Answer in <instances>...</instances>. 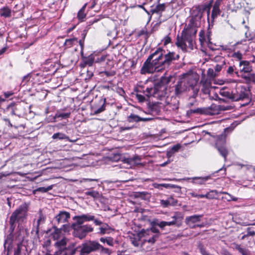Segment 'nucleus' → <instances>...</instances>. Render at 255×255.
Returning a JSON list of instances; mask_svg holds the SVG:
<instances>
[{
    "instance_id": "nucleus-52",
    "label": "nucleus",
    "mask_w": 255,
    "mask_h": 255,
    "mask_svg": "<svg viewBox=\"0 0 255 255\" xmlns=\"http://www.w3.org/2000/svg\"><path fill=\"white\" fill-rule=\"evenodd\" d=\"M52 188V186H49L46 188L45 187H39L37 189L36 191H39V192H43V193H45V192H46L50 190H51Z\"/></svg>"
},
{
    "instance_id": "nucleus-35",
    "label": "nucleus",
    "mask_w": 255,
    "mask_h": 255,
    "mask_svg": "<svg viewBox=\"0 0 255 255\" xmlns=\"http://www.w3.org/2000/svg\"><path fill=\"white\" fill-rule=\"evenodd\" d=\"M142 233H145V235H158L159 231L158 229L156 227H152L150 229H148L146 230H142Z\"/></svg>"
},
{
    "instance_id": "nucleus-56",
    "label": "nucleus",
    "mask_w": 255,
    "mask_h": 255,
    "mask_svg": "<svg viewBox=\"0 0 255 255\" xmlns=\"http://www.w3.org/2000/svg\"><path fill=\"white\" fill-rule=\"evenodd\" d=\"M102 73L106 75L107 77H111L114 76L116 74V72L114 71H104L102 72Z\"/></svg>"
},
{
    "instance_id": "nucleus-51",
    "label": "nucleus",
    "mask_w": 255,
    "mask_h": 255,
    "mask_svg": "<svg viewBox=\"0 0 255 255\" xmlns=\"http://www.w3.org/2000/svg\"><path fill=\"white\" fill-rule=\"evenodd\" d=\"M172 78V77L171 76L168 77H162L161 78V82L162 84H168Z\"/></svg>"
},
{
    "instance_id": "nucleus-62",
    "label": "nucleus",
    "mask_w": 255,
    "mask_h": 255,
    "mask_svg": "<svg viewBox=\"0 0 255 255\" xmlns=\"http://www.w3.org/2000/svg\"><path fill=\"white\" fill-rule=\"evenodd\" d=\"M13 93L12 92H6L4 93V95L5 98H9L10 96L13 95Z\"/></svg>"
},
{
    "instance_id": "nucleus-50",
    "label": "nucleus",
    "mask_w": 255,
    "mask_h": 255,
    "mask_svg": "<svg viewBox=\"0 0 255 255\" xmlns=\"http://www.w3.org/2000/svg\"><path fill=\"white\" fill-rule=\"evenodd\" d=\"M225 61H223L221 64L216 65V66H215V70L217 74L218 73H219L221 70V69H222L223 66L225 65Z\"/></svg>"
},
{
    "instance_id": "nucleus-20",
    "label": "nucleus",
    "mask_w": 255,
    "mask_h": 255,
    "mask_svg": "<svg viewBox=\"0 0 255 255\" xmlns=\"http://www.w3.org/2000/svg\"><path fill=\"white\" fill-rule=\"evenodd\" d=\"M202 85V92L205 94H209L211 89V80L205 76L202 77L201 82Z\"/></svg>"
},
{
    "instance_id": "nucleus-34",
    "label": "nucleus",
    "mask_w": 255,
    "mask_h": 255,
    "mask_svg": "<svg viewBox=\"0 0 255 255\" xmlns=\"http://www.w3.org/2000/svg\"><path fill=\"white\" fill-rule=\"evenodd\" d=\"M177 203L172 197H169L167 200H161L160 204L164 207H166L169 205H174Z\"/></svg>"
},
{
    "instance_id": "nucleus-6",
    "label": "nucleus",
    "mask_w": 255,
    "mask_h": 255,
    "mask_svg": "<svg viewBox=\"0 0 255 255\" xmlns=\"http://www.w3.org/2000/svg\"><path fill=\"white\" fill-rule=\"evenodd\" d=\"M229 109V107L212 105L210 107L197 109L196 110L192 111V112L198 113L208 116H213L220 114L222 111H226Z\"/></svg>"
},
{
    "instance_id": "nucleus-9",
    "label": "nucleus",
    "mask_w": 255,
    "mask_h": 255,
    "mask_svg": "<svg viewBox=\"0 0 255 255\" xmlns=\"http://www.w3.org/2000/svg\"><path fill=\"white\" fill-rule=\"evenodd\" d=\"M140 234L143 238L141 244L142 250L146 252L149 251L151 249V246L153 245L158 238V235H145V233L140 232Z\"/></svg>"
},
{
    "instance_id": "nucleus-48",
    "label": "nucleus",
    "mask_w": 255,
    "mask_h": 255,
    "mask_svg": "<svg viewBox=\"0 0 255 255\" xmlns=\"http://www.w3.org/2000/svg\"><path fill=\"white\" fill-rule=\"evenodd\" d=\"M70 116V113H59L58 112L55 115L56 118H61L62 119H66L67 118H69Z\"/></svg>"
},
{
    "instance_id": "nucleus-10",
    "label": "nucleus",
    "mask_w": 255,
    "mask_h": 255,
    "mask_svg": "<svg viewBox=\"0 0 255 255\" xmlns=\"http://www.w3.org/2000/svg\"><path fill=\"white\" fill-rule=\"evenodd\" d=\"M100 244L96 241H88L81 245L80 255H87L91 252L98 250Z\"/></svg>"
},
{
    "instance_id": "nucleus-2",
    "label": "nucleus",
    "mask_w": 255,
    "mask_h": 255,
    "mask_svg": "<svg viewBox=\"0 0 255 255\" xmlns=\"http://www.w3.org/2000/svg\"><path fill=\"white\" fill-rule=\"evenodd\" d=\"M249 91L244 86H238L232 92L221 90L220 94L234 101H238L249 98Z\"/></svg>"
},
{
    "instance_id": "nucleus-25",
    "label": "nucleus",
    "mask_w": 255,
    "mask_h": 255,
    "mask_svg": "<svg viewBox=\"0 0 255 255\" xmlns=\"http://www.w3.org/2000/svg\"><path fill=\"white\" fill-rule=\"evenodd\" d=\"M160 0H158V4L155 6H151V8L150 10V12H151V14H153L154 13L160 14L163 11H164L165 9V3L160 4L159 3Z\"/></svg>"
},
{
    "instance_id": "nucleus-49",
    "label": "nucleus",
    "mask_w": 255,
    "mask_h": 255,
    "mask_svg": "<svg viewBox=\"0 0 255 255\" xmlns=\"http://www.w3.org/2000/svg\"><path fill=\"white\" fill-rule=\"evenodd\" d=\"M245 78V81L247 83L254 82L255 84V74L252 73L250 77L244 76Z\"/></svg>"
},
{
    "instance_id": "nucleus-29",
    "label": "nucleus",
    "mask_w": 255,
    "mask_h": 255,
    "mask_svg": "<svg viewBox=\"0 0 255 255\" xmlns=\"http://www.w3.org/2000/svg\"><path fill=\"white\" fill-rule=\"evenodd\" d=\"M68 240L65 237L57 241L55 243V246L60 250H64L66 249V245Z\"/></svg>"
},
{
    "instance_id": "nucleus-64",
    "label": "nucleus",
    "mask_w": 255,
    "mask_h": 255,
    "mask_svg": "<svg viewBox=\"0 0 255 255\" xmlns=\"http://www.w3.org/2000/svg\"><path fill=\"white\" fill-rule=\"evenodd\" d=\"M54 255H66V253L63 252L62 251L57 252Z\"/></svg>"
},
{
    "instance_id": "nucleus-61",
    "label": "nucleus",
    "mask_w": 255,
    "mask_h": 255,
    "mask_svg": "<svg viewBox=\"0 0 255 255\" xmlns=\"http://www.w3.org/2000/svg\"><path fill=\"white\" fill-rule=\"evenodd\" d=\"M223 0H216L213 6L220 7Z\"/></svg>"
},
{
    "instance_id": "nucleus-54",
    "label": "nucleus",
    "mask_w": 255,
    "mask_h": 255,
    "mask_svg": "<svg viewBox=\"0 0 255 255\" xmlns=\"http://www.w3.org/2000/svg\"><path fill=\"white\" fill-rule=\"evenodd\" d=\"M21 250L20 244H18L16 248L15 249L14 255H20Z\"/></svg>"
},
{
    "instance_id": "nucleus-33",
    "label": "nucleus",
    "mask_w": 255,
    "mask_h": 255,
    "mask_svg": "<svg viewBox=\"0 0 255 255\" xmlns=\"http://www.w3.org/2000/svg\"><path fill=\"white\" fill-rule=\"evenodd\" d=\"M100 234L104 235L106 234H110L113 229L111 228L108 224H104L102 226L99 228Z\"/></svg>"
},
{
    "instance_id": "nucleus-7",
    "label": "nucleus",
    "mask_w": 255,
    "mask_h": 255,
    "mask_svg": "<svg viewBox=\"0 0 255 255\" xmlns=\"http://www.w3.org/2000/svg\"><path fill=\"white\" fill-rule=\"evenodd\" d=\"M155 53L157 55H160L159 64H161L164 69L166 66H168L170 63L173 60L178 59L179 56L178 55L175 54L174 52H169L168 54L164 55L162 54V51L160 49L156 50Z\"/></svg>"
},
{
    "instance_id": "nucleus-12",
    "label": "nucleus",
    "mask_w": 255,
    "mask_h": 255,
    "mask_svg": "<svg viewBox=\"0 0 255 255\" xmlns=\"http://www.w3.org/2000/svg\"><path fill=\"white\" fill-rule=\"evenodd\" d=\"M181 79L188 86L189 89L194 88L198 82L199 76L196 73L191 72L183 74Z\"/></svg>"
},
{
    "instance_id": "nucleus-22",
    "label": "nucleus",
    "mask_w": 255,
    "mask_h": 255,
    "mask_svg": "<svg viewBox=\"0 0 255 255\" xmlns=\"http://www.w3.org/2000/svg\"><path fill=\"white\" fill-rule=\"evenodd\" d=\"M86 36V34H83V39H81L79 41L77 38H70L66 39L65 42V45L67 47H70L75 42H79L81 49V54H83V49H84V39Z\"/></svg>"
},
{
    "instance_id": "nucleus-45",
    "label": "nucleus",
    "mask_w": 255,
    "mask_h": 255,
    "mask_svg": "<svg viewBox=\"0 0 255 255\" xmlns=\"http://www.w3.org/2000/svg\"><path fill=\"white\" fill-rule=\"evenodd\" d=\"M45 221V217L41 214H40L39 219L37 222V227L36 230V233L38 234L39 232V226L41 223H43Z\"/></svg>"
},
{
    "instance_id": "nucleus-40",
    "label": "nucleus",
    "mask_w": 255,
    "mask_h": 255,
    "mask_svg": "<svg viewBox=\"0 0 255 255\" xmlns=\"http://www.w3.org/2000/svg\"><path fill=\"white\" fill-rule=\"evenodd\" d=\"M220 193L227 195V196L223 197V199H225L228 202L231 201H237L238 199V198L233 196L232 195L226 192L221 191Z\"/></svg>"
},
{
    "instance_id": "nucleus-28",
    "label": "nucleus",
    "mask_w": 255,
    "mask_h": 255,
    "mask_svg": "<svg viewBox=\"0 0 255 255\" xmlns=\"http://www.w3.org/2000/svg\"><path fill=\"white\" fill-rule=\"evenodd\" d=\"M51 238L55 241H58L64 237L62 230L55 227H53V231L51 233Z\"/></svg>"
},
{
    "instance_id": "nucleus-37",
    "label": "nucleus",
    "mask_w": 255,
    "mask_h": 255,
    "mask_svg": "<svg viewBox=\"0 0 255 255\" xmlns=\"http://www.w3.org/2000/svg\"><path fill=\"white\" fill-rule=\"evenodd\" d=\"M221 11L220 7L213 6V9L211 13V19L214 20L215 18H217L221 13Z\"/></svg>"
},
{
    "instance_id": "nucleus-46",
    "label": "nucleus",
    "mask_w": 255,
    "mask_h": 255,
    "mask_svg": "<svg viewBox=\"0 0 255 255\" xmlns=\"http://www.w3.org/2000/svg\"><path fill=\"white\" fill-rule=\"evenodd\" d=\"M100 250L101 253L105 255H110L111 253V251L109 249L104 248L101 245L100 247H98V250Z\"/></svg>"
},
{
    "instance_id": "nucleus-8",
    "label": "nucleus",
    "mask_w": 255,
    "mask_h": 255,
    "mask_svg": "<svg viewBox=\"0 0 255 255\" xmlns=\"http://www.w3.org/2000/svg\"><path fill=\"white\" fill-rule=\"evenodd\" d=\"M72 228L74 230V234L75 236L82 239L85 238L88 233L93 231V228L89 225H85L81 226L73 224Z\"/></svg>"
},
{
    "instance_id": "nucleus-60",
    "label": "nucleus",
    "mask_w": 255,
    "mask_h": 255,
    "mask_svg": "<svg viewBox=\"0 0 255 255\" xmlns=\"http://www.w3.org/2000/svg\"><path fill=\"white\" fill-rule=\"evenodd\" d=\"M235 248L241 254H242L244 251L246 250L244 248H242L240 245H236Z\"/></svg>"
},
{
    "instance_id": "nucleus-41",
    "label": "nucleus",
    "mask_w": 255,
    "mask_h": 255,
    "mask_svg": "<svg viewBox=\"0 0 255 255\" xmlns=\"http://www.w3.org/2000/svg\"><path fill=\"white\" fill-rule=\"evenodd\" d=\"M100 241L103 243H106L110 246H113L114 240L111 237L101 238Z\"/></svg>"
},
{
    "instance_id": "nucleus-63",
    "label": "nucleus",
    "mask_w": 255,
    "mask_h": 255,
    "mask_svg": "<svg viewBox=\"0 0 255 255\" xmlns=\"http://www.w3.org/2000/svg\"><path fill=\"white\" fill-rule=\"evenodd\" d=\"M234 56L237 58L238 59L241 60L242 57V55L240 53L237 52L234 54Z\"/></svg>"
},
{
    "instance_id": "nucleus-32",
    "label": "nucleus",
    "mask_w": 255,
    "mask_h": 255,
    "mask_svg": "<svg viewBox=\"0 0 255 255\" xmlns=\"http://www.w3.org/2000/svg\"><path fill=\"white\" fill-rule=\"evenodd\" d=\"M171 23L168 22H166V24H163L161 22H156L152 26L151 32H155L156 31L158 30L160 27H161L162 29H163V27H169Z\"/></svg>"
},
{
    "instance_id": "nucleus-23",
    "label": "nucleus",
    "mask_w": 255,
    "mask_h": 255,
    "mask_svg": "<svg viewBox=\"0 0 255 255\" xmlns=\"http://www.w3.org/2000/svg\"><path fill=\"white\" fill-rule=\"evenodd\" d=\"M188 90V86L180 79L175 87V93L176 95L178 96Z\"/></svg>"
},
{
    "instance_id": "nucleus-36",
    "label": "nucleus",
    "mask_w": 255,
    "mask_h": 255,
    "mask_svg": "<svg viewBox=\"0 0 255 255\" xmlns=\"http://www.w3.org/2000/svg\"><path fill=\"white\" fill-rule=\"evenodd\" d=\"M130 242L134 246L141 248L142 240L140 239L139 236H136L130 239Z\"/></svg>"
},
{
    "instance_id": "nucleus-57",
    "label": "nucleus",
    "mask_w": 255,
    "mask_h": 255,
    "mask_svg": "<svg viewBox=\"0 0 255 255\" xmlns=\"http://www.w3.org/2000/svg\"><path fill=\"white\" fill-rule=\"evenodd\" d=\"M106 56L105 55H102L100 57L97 58L96 59H95V61L96 63H101L104 62L106 59Z\"/></svg>"
},
{
    "instance_id": "nucleus-24",
    "label": "nucleus",
    "mask_w": 255,
    "mask_h": 255,
    "mask_svg": "<svg viewBox=\"0 0 255 255\" xmlns=\"http://www.w3.org/2000/svg\"><path fill=\"white\" fill-rule=\"evenodd\" d=\"M70 217V213L66 211H60L55 217V219L58 223H64L67 222Z\"/></svg>"
},
{
    "instance_id": "nucleus-30",
    "label": "nucleus",
    "mask_w": 255,
    "mask_h": 255,
    "mask_svg": "<svg viewBox=\"0 0 255 255\" xmlns=\"http://www.w3.org/2000/svg\"><path fill=\"white\" fill-rule=\"evenodd\" d=\"M82 58H83V64H82V67H85L86 65H88L89 66H91L93 63L95 61V55L93 54H91L88 57H83V54H82Z\"/></svg>"
},
{
    "instance_id": "nucleus-58",
    "label": "nucleus",
    "mask_w": 255,
    "mask_h": 255,
    "mask_svg": "<svg viewBox=\"0 0 255 255\" xmlns=\"http://www.w3.org/2000/svg\"><path fill=\"white\" fill-rule=\"evenodd\" d=\"M136 97L139 102H143L145 100V97L143 96L140 94H136Z\"/></svg>"
},
{
    "instance_id": "nucleus-55",
    "label": "nucleus",
    "mask_w": 255,
    "mask_h": 255,
    "mask_svg": "<svg viewBox=\"0 0 255 255\" xmlns=\"http://www.w3.org/2000/svg\"><path fill=\"white\" fill-rule=\"evenodd\" d=\"M181 148V145L179 144H176L172 146L171 149V152L174 153L178 151V150Z\"/></svg>"
},
{
    "instance_id": "nucleus-16",
    "label": "nucleus",
    "mask_w": 255,
    "mask_h": 255,
    "mask_svg": "<svg viewBox=\"0 0 255 255\" xmlns=\"http://www.w3.org/2000/svg\"><path fill=\"white\" fill-rule=\"evenodd\" d=\"M172 220L169 222L162 221L158 224V226L161 228H163L166 226H171L176 225L178 227L181 225V220L183 217L180 216L179 215L176 214L172 217Z\"/></svg>"
},
{
    "instance_id": "nucleus-3",
    "label": "nucleus",
    "mask_w": 255,
    "mask_h": 255,
    "mask_svg": "<svg viewBox=\"0 0 255 255\" xmlns=\"http://www.w3.org/2000/svg\"><path fill=\"white\" fill-rule=\"evenodd\" d=\"M196 33H178L177 36L176 45L183 51L188 48L193 49Z\"/></svg>"
},
{
    "instance_id": "nucleus-31",
    "label": "nucleus",
    "mask_w": 255,
    "mask_h": 255,
    "mask_svg": "<svg viewBox=\"0 0 255 255\" xmlns=\"http://www.w3.org/2000/svg\"><path fill=\"white\" fill-rule=\"evenodd\" d=\"M87 5V3H85L78 12L77 17L80 22L83 21L87 15L86 13L85 12Z\"/></svg>"
},
{
    "instance_id": "nucleus-15",
    "label": "nucleus",
    "mask_w": 255,
    "mask_h": 255,
    "mask_svg": "<svg viewBox=\"0 0 255 255\" xmlns=\"http://www.w3.org/2000/svg\"><path fill=\"white\" fill-rule=\"evenodd\" d=\"M141 156L135 155L131 157H125L123 159L122 161L124 163L129 165L130 167H133L137 165L143 166L145 165V163L141 162Z\"/></svg>"
},
{
    "instance_id": "nucleus-59",
    "label": "nucleus",
    "mask_w": 255,
    "mask_h": 255,
    "mask_svg": "<svg viewBox=\"0 0 255 255\" xmlns=\"http://www.w3.org/2000/svg\"><path fill=\"white\" fill-rule=\"evenodd\" d=\"M171 39L170 37L169 36H166L164 38V40H163V44L164 45H167L168 44V43H170L171 42Z\"/></svg>"
},
{
    "instance_id": "nucleus-14",
    "label": "nucleus",
    "mask_w": 255,
    "mask_h": 255,
    "mask_svg": "<svg viewBox=\"0 0 255 255\" xmlns=\"http://www.w3.org/2000/svg\"><path fill=\"white\" fill-rule=\"evenodd\" d=\"M200 27V21L190 18L182 32H185H185H197Z\"/></svg>"
},
{
    "instance_id": "nucleus-11",
    "label": "nucleus",
    "mask_w": 255,
    "mask_h": 255,
    "mask_svg": "<svg viewBox=\"0 0 255 255\" xmlns=\"http://www.w3.org/2000/svg\"><path fill=\"white\" fill-rule=\"evenodd\" d=\"M252 71V67L249 61H240L238 71L236 72V73L239 76H241L242 78L245 80V78L244 76L250 77V76L252 74L251 73Z\"/></svg>"
},
{
    "instance_id": "nucleus-13",
    "label": "nucleus",
    "mask_w": 255,
    "mask_h": 255,
    "mask_svg": "<svg viewBox=\"0 0 255 255\" xmlns=\"http://www.w3.org/2000/svg\"><path fill=\"white\" fill-rule=\"evenodd\" d=\"M226 143V137L224 135H220L217 137L216 140V147L217 148L220 154L226 160V157L228 154V151L225 144Z\"/></svg>"
},
{
    "instance_id": "nucleus-21",
    "label": "nucleus",
    "mask_w": 255,
    "mask_h": 255,
    "mask_svg": "<svg viewBox=\"0 0 255 255\" xmlns=\"http://www.w3.org/2000/svg\"><path fill=\"white\" fill-rule=\"evenodd\" d=\"M106 98H101L99 101V104L93 107L94 114L97 115L101 113L105 110Z\"/></svg>"
},
{
    "instance_id": "nucleus-47",
    "label": "nucleus",
    "mask_w": 255,
    "mask_h": 255,
    "mask_svg": "<svg viewBox=\"0 0 255 255\" xmlns=\"http://www.w3.org/2000/svg\"><path fill=\"white\" fill-rule=\"evenodd\" d=\"M218 192L217 190H211L207 193V199H212L215 198V196L218 194Z\"/></svg>"
},
{
    "instance_id": "nucleus-39",
    "label": "nucleus",
    "mask_w": 255,
    "mask_h": 255,
    "mask_svg": "<svg viewBox=\"0 0 255 255\" xmlns=\"http://www.w3.org/2000/svg\"><path fill=\"white\" fill-rule=\"evenodd\" d=\"M145 92L146 96L148 97H156V89L155 88H147L146 89Z\"/></svg>"
},
{
    "instance_id": "nucleus-4",
    "label": "nucleus",
    "mask_w": 255,
    "mask_h": 255,
    "mask_svg": "<svg viewBox=\"0 0 255 255\" xmlns=\"http://www.w3.org/2000/svg\"><path fill=\"white\" fill-rule=\"evenodd\" d=\"M213 2V0H211L208 4L194 6L191 10L190 18L198 20L201 21L204 12L206 11L208 19H209L210 9L212 6Z\"/></svg>"
},
{
    "instance_id": "nucleus-27",
    "label": "nucleus",
    "mask_w": 255,
    "mask_h": 255,
    "mask_svg": "<svg viewBox=\"0 0 255 255\" xmlns=\"http://www.w3.org/2000/svg\"><path fill=\"white\" fill-rule=\"evenodd\" d=\"M199 40L202 45L211 44L210 33H200Z\"/></svg>"
},
{
    "instance_id": "nucleus-19",
    "label": "nucleus",
    "mask_w": 255,
    "mask_h": 255,
    "mask_svg": "<svg viewBox=\"0 0 255 255\" xmlns=\"http://www.w3.org/2000/svg\"><path fill=\"white\" fill-rule=\"evenodd\" d=\"M73 219L76 221L75 224L81 225L86 222H89L94 220V216L90 214H83L80 216H75Z\"/></svg>"
},
{
    "instance_id": "nucleus-42",
    "label": "nucleus",
    "mask_w": 255,
    "mask_h": 255,
    "mask_svg": "<svg viewBox=\"0 0 255 255\" xmlns=\"http://www.w3.org/2000/svg\"><path fill=\"white\" fill-rule=\"evenodd\" d=\"M140 117L134 114H130L128 117V121L129 123L139 122Z\"/></svg>"
},
{
    "instance_id": "nucleus-38",
    "label": "nucleus",
    "mask_w": 255,
    "mask_h": 255,
    "mask_svg": "<svg viewBox=\"0 0 255 255\" xmlns=\"http://www.w3.org/2000/svg\"><path fill=\"white\" fill-rule=\"evenodd\" d=\"M86 195L90 196L94 199H98L100 198L101 194L97 191L90 190L85 193Z\"/></svg>"
},
{
    "instance_id": "nucleus-44",
    "label": "nucleus",
    "mask_w": 255,
    "mask_h": 255,
    "mask_svg": "<svg viewBox=\"0 0 255 255\" xmlns=\"http://www.w3.org/2000/svg\"><path fill=\"white\" fill-rule=\"evenodd\" d=\"M52 138L53 139H67L68 138V137L64 133H61V132H57L56 133H54L52 135Z\"/></svg>"
},
{
    "instance_id": "nucleus-5",
    "label": "nucleus",
    "mask_w": 255,
    "mask_h": 255,
    "mask_svg": "<svg viewBox=\"0 0 255 255\" xmlns=\"http://www.w3.org/2000/svg\"><path fill=\"white\" fill-rule=\"evenodd\" d=\"M27 208L25 205L19 206L12 213L9 219L10 229L13 231L16 222H22L27 216Z\"/></svg>"
},
{
    "instance_id": "nucleus-53",
    "label": "nucleus",
    "mask_w": 255,
    "mask_h": 255,
    "mask_svg": "<svg viewBox=\"0 0 255 255\" xmlns=\"http://www.w3.org/2000/svg\"><path fill=\"white\" fill-rule=\"evenodd\" d=\"M10 245H11V240L7 239L5 241L4 244V249H6V248H7V255H8V253H9V250L11 248Z\"/></svg>"
},
{
    "instance_id": "nucleus-17",
    "label": "nucleus",
    "mask_w": 255,
    "mask_h": 255,
    "mask_svg": "<svg viewBox=\"0 0 255 255\" xmlns=\"http://www.w3.org/2000/svg\"><path fill=\"white\" fill-rule=\"evenodd\" d=\"M202 215H195L191 216L186 217L185 218V223L191 228H194L196 226L200 227V226L196 225V223L199 222Z\"/></svg>"
},
{
    "instance_id": "nucleus-43",
    "label": "nucleus",
    "mask_w": 255,
    "mask_h": 255,
    "mask_svg": "<svg viewBox=\"0 0 255 255\" xmlns=\"http://www.w3.org/2000/svg\"><path fill=\"white\" fill-rule=\"evenodd\" d=\"M217 76V74L214 70L212 68L208 69L207 71V77L209 79H210L211 80L214 78L215 77Z\"/></svg>"
},
{
    "instance_id": "nucleus-1",
    "label": "nucleus",
    "mask_w": 255,
    "mask_h": 255,
    "mask_svg": "<svg viewBox=\"0 0 255 255\" xmlns=\"http://www.w3.org/2000/svg\"><path fill=\"white\" fill-rule=\"evenodd\" d=\"M160 55H157L155 52L151 54L143 64L141 69L142 74L152 73L154 72H159L163 68L161 64H159Z\"/></svg>"
},
{
    "instance_id": "nucleus-26",
    "label": "nucleus",
    "mask_w": 255,
    "mask_h": 255,
    "mask_svg": "<svg viewBox=\"0 0 255 255\" xmlns=\"http://www.w3.org/2000/svg\"><path fill=\"white\" fill-rule=\"evenodd\" d=\"M211 178L210 176L205 177H194L192 178H187L186 179H192V182L195 184L203 185L209 179Z\"/></svg>"
},
{
    "instance_id": "nucleus-18",
    "label": "nucleus",
    "mask_w": 255,
    "mask_h": 255,
    "mask_svg": "<svg viewBox=\"0 0 255 255\" xmlns=\"http://www.w3.org/2000/svg\"><path fill=\"white\" fill-rule=\"evenodd\" d=\"M15 12V11L7 4L0 8V17L3 19L10 18Z\"/></svg>"
}]
</instances>
